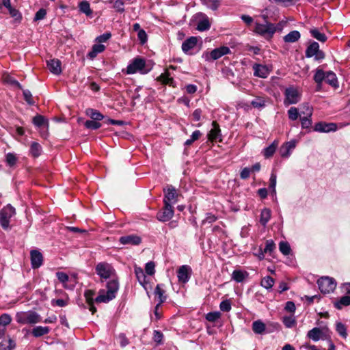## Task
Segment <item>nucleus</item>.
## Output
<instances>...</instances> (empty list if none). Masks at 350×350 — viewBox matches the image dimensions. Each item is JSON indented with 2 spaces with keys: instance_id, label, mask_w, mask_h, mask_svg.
I'll list each match as a JSON object with an SVG mask.
<instances>
[{
  "instance_id": "f257e3e1",
  "label": "nucleus",
  "mask_w": 350,
  "mask_h": 350,
  "mask_svg": "<svg viewBox=\"0 0 350 350\" xmlns=\"http://www.w3.org/2000/svg\"><path fill=\"white\" fill-rule=\"evenodd\" d=\"M152 69V64L147 63L146 61L142 57L133 59L126 67V73L127 75H133L139 72L142 75L148 73Z\"/></svg>"
},
{
  "instance_id": "f03ea898",
  "label": "nucleus",
  "mask_w": 350,
  "mask_h": 350,
  "mask_svg": "<svg viewBox=\"0 0 350 350\" xmlns=\"http://www.w3.org/2000/svg\"><path fill=\"white\" fill-rule=\"evenodd\" d=\"M107 291L105 293L104 290H100L98 296L95 299L97 303H107L116 297V293L119 289V283L118 280L113 279L107 284Z\"/></svg>"
},
{
  "instance_id": "7ed1b4c3",
  "label": "nucleus",
  "mask_w": 350,
  "mask_h": 350,
  "mask_svg": "<svg viewBox=\"0 0 350 350\" xmlns=\"http://www.w3.org/2000/svg\"><path fill=\"white\" fill-rule=\"evenodd\" d=\"M282 25L281 23H278L275 25L273 23L266 22L265 24H260L258 23H256L255 26V32L266 39L272 38L273 34L278 31L282 30Z\"/></svg>"
},
{
  "instance_id": "20e7f679",
  "label": "nucleus",
  "mask_w": 350,
  "mask_h": 350,
  "mask_svg": "<svg viewBox=\"0 0 350 350\" xmlns=\"http://www.w3.org/2000/svg\"><path fill=\"white\" fill-rule=\"evenodd\" d=\"M16 321L20 324H36L41 322V317L36 312L29 310L18 312L16 314Z\"/></svg>"
},
{
  "instance_id": "39448f33",
  "label": "nucleus",
  "mask_w": 350,
  "mask_h": 350,
  "mask_svg": "<svg viewBox=\"0 0 350 350\" xmlns=\"http://www.w3.org/2000/svg\"><path fill=\"white\" fill-rule=\"evenodd\" d=\"M284 104L285 106L297 104L301 97V92L296 87L291 85L285 89Z\"/></svg>"
},
{
  "instance_id": "423d86ee",
  "label": "nucleus",
  "mask_w": 350,
  "mask_h": 350,
  "mask_svg": "<svg viewBox=\"0 0 350 350\" xmlns=\"http://www.w3.org/2000/svg\"><path fill=\"white\" fill-rule=\"evenodd\" d=\"M317 284L319 288L323 293H329L336 288V282L335 280L329 277H322L318 280Z\"/></svg>"
},
{
  "instance_id": "0eeeda50",
  "label": "nucleus",
  "mask_w": 350,
  "mask_h": 350,
  "mask_svg": "<svg viewBox=\"0 0 350 350\" xmlns=\"http://www.w3.org/2000/svg\"><path fill=\"white\" fill-rule=\"evenodd\" d=\"M230 53V49L228 46H223L213 49L210 53H204L202 57L206 61L210 62L216 60L223 55L229 54Z\"/></svg>"
},
{
  "instance_id": "6e6552de",
  "label": "nucleus",
  "mask_w": 350,
  "mask_h": 350,
  "mask_svg": "<svg viewBox=\"0 0 350 350\" xmlns=\"http://www.w3.org/2000/svg\"><path fill=\"white\" fill-rule=\"evenodd\" d=\"M96 273L103 279H109L113 275L115 270L112 266L107 262H99L96 266Z\"/></svg>"
},
{
  "instance_id": "1a4fd4ad",
  "label": "nucleus",
  "mask_w": 350,
  "mask_h": 350,
  "mask_svg": "<svg viewBox=\"0 0 350 350\" xmlns=\"http://www.w3.org/2000/svg\"><path fill=\"white\" fill-rule=\"evenodd\" d=\"M307 57H314L316 60H321L325 58V54L319 50V44L317 42H312L306 50Z\"/></svg>"
},
{
  "instance_id": "9d476101",
  "label": "nucleus",
  "mask_w": 350,
  "mask_h": 350,
  "mask_svg": "<svg viewBox=\"0 0 350 350\" xmlns=\"http://www.w3.org/2000/svg\"><path fill=\"white\" fill-rule=\"evenodd\" d=\"M304 111L302 112L305 116L300 118L302 129H309L312 126L311 117L312 115V107L308 103L304 105Z\"/></svg>"
},
{
  "instance_id": "9b49d317",
  "label": "nucleus",
  "mask_w": 350,
  "mask_h": 350,
  "mask_svg": "<svg viewBox=\"0 0 350 350\" xmlns=\"http://www.w3.org/2000/svg\"><path fill=\"white\" fill-rule=\"evenodd\" d=\"M191 268L189 265H182L177 270V277L178 282L183 284L187 283L191 275Z\"/></svg>"
},
{
  "instance_id": "f8f14e48",
  "label": "nucleus",
  "mask_w": 350,
  "mask_h": 350,
  "mask_svg": "<svg viewBox=\"0 0 350 350\" xmlns=\"http://www.w3.org/2000/svg\"><path fill=\"white\" fill-rule=\"evenodd\" d=\"M165 197L163 202L167 204H174L177 202L178 193L176 189L172 186H167L163 189Z\"/></svg>"
},
{
  "instance_id": "ddd939ff",
  "label": "nucleus",
  "mask_w": 350,
  "mask_h": 350,
  "mask_svg": "<svg viewBox=\"0 0 350 350\" xmlns=\"http://www.w3.org/2000/svg\"><path fill=\"white\" fill-rule=\"evenodd\" d=\"M252 68L254 76L260 78H267L271 71V67L259 64H254Z\"/></svg>"
},
{
  "instance_id": "4468645a",
  "label": "nucleus",
  "mask_w": 350,
  "mask_h": 350,
  "mask_svg": "<svg viewBox=\"0 0 350 350\" xmlns=\"http://www.w3.org/2000/svg\"><path fill=\"white\" fill-rule=\"evenodd\" d=\"M31 265L33 269H38L43 263V256L42 253L37 250H32L30 252Z\"/></svg>"
},
{
  "instance_id": "2eb2a0df",
  "label": "nucleus",
  "mask_w": 350,
  "mask_h": 350,
  "mask_svg": "<svg viewBox=\"0 0 350 350\" xmlns=\"http://www.w3.org/2000/svg\"><path fill=\"white\" fill-rule=\"evenodd\" d=\"M119 241L122 245H138L142 242L140 237L135 234H130L121 237Z\"/></svg>"
},
{
  "instance_id": "dca6fc26",
  "label": "nucleus",
  "mask_w": 350,
  "mask_h": 350,
  "mask_svg": "<svg viewBox=\"0 0 350 350\" xmlns=\"http://www.w3.org/2000/svg\"><path fill=\"white\" fill-rule=\"evenodd\" d=\"M295 146L296 142L294 140L285 143L280 148L279 152L280 156L283 158H288Z\"/></svg>"
},
{
  "instance_id": "f3484780",
  "label": "nucleus",
  "mask_w": 350,
  "mask_h": 350,
  "mask_svg": "<svg viewBox=\"0 0 350 350\" xmlns=\"http://www.w3.org/2000/svg\"><path fill=\"white\" fill-rule=\"evenodd\" d=\"M336 129L337 126L334 123L319 122L314 126V131L318 132L327 133L330 131H335Z\"/></svg>"
},
{
  "instance_id": "a211bd4d",
  "label": "nucleus",
  "mask_w": 350,
  "mask_h": 350,
  "mask_svg": "<svg viewBox=\"0 0 350 350\" xmlns=\"http://www.w3.org/2000/svg\"><path fill=\"white\" fill-rule=\"evenodd\" d=\"M197 43H198V38L197 37H194V36H191V37L187 38V40H185L183 42V44H182V50L185 53L191 54L189 53V51L191 49H193L196 46Z\"/></svg>"
},
{
  "instance_id": "6ab92c4d",
  "label": "nucleus",
  "mask_w": 350,
  "mask_h": 350,
  "mask_svg": "<svg viewBox=\"0 0 350 350\" xmlns=\"http://www.w3.org/2000/svg\"><path fill=\"white\" fill-rule=\"evenodd\" d=\"M62 63L57 59H53L47 61V67L54 75H59L62 72Z\"/></svg>"
},
{
  "instance_id": "aec40b11",
  "label": "nucleus",
  "mask_w": 350,
  "mask_h": 350,
  "mask_svg": "<svg viewBox=\"0 0 350 350\" xmlns=\"http://www.w3.org/2000/svg\"><path fill=\"white\" fill-rule=\"evenodd\" d=\"M199 15L201 16V19L198 23L197 29L200 31L208 30L211 27V23L208 16L202 13Z\"/></svg>"
},
{
  "instance_id": "412c9836",
  "label": "nucleus",
  "mask_w": 350,
  "mask_h": 350,
  "mask_svg": "<svg viewBox=\"0 0 350 350\" xmlns=\"http://www.w3.org/2000/svg\"><path fill=\"white\" fill-rule=\"evenodd\" d=\"M105 49V46L103 44H95L92 46L91 51L88 53L87 57L93 59L98 55V54L103 52Z\"/></svg>"
},
{
  "instance_id": "4be33fe9",
  "label": "nucleus",
  "mask_w": 350,
  "mask_h": 350,
  "mask_svg": "<svg viewBox=\"0 0 350 350\" xmlns=\"http://www.w3.org/2000/svg\"><path fill=\"white\" fill-rule=\"evenodd\" d=\"M15 215V208L10 204H8L0 212V219H10Z\"/></svg>"
},
{
  "instance_id": "5701e85b",
  "label": "nucleus",
  "mask_w": 350,
  "mask_h": 350,
  "mask_svg": "<svg viewBox=\"0 0 350 350\" xmlns=\"http://www.w3.org/2000/svg\"><path fill=\"white\" fill-rule=\"evenodd\" d=\"M323 332L319 327H314L307 334V336L314 342L323 338Z\"/></svg>"
},
{
  "instance_id": "b1692460",
  "label": "nucleus",
  "mask_w": 350,
  "mask_h": 350,
  "mask_svg": "<svg viewBox=\"0 0 350 350\" xmlns=\"http://www.w3.org/2000/svg\"><path fill=\"white\" fill-rule=\"evenodd\" d=\"M247 277L248 273L246 271H242L240 269H236L233 271L232 273V280H234L238 283L243 282L244 280Z\"/></svg>"
},
{
  "instance_id": "393cba45",
  "label": "nucleus",
  "mask_w": 350,
  "mask_h": 350,
  "mask_svg": "<svg viewBox=\"0 0 350 350\" xmlns=\"http://www.w3.org/2000/svg\"><path fill=\"white\" fill-rule=\"evenodd\" d=\"M213 129L210 131L208 134V139L211 141H215L220 136V129L217 122L213 121L212 123Z\"/></svg>"
},
{
  "instance_id": "a878e982",
  "label": "nucleus",
  "mask_w": 350,
  "mask_h": 350,
  "mask_svg": "<svg viewBox=\"0 0 350 350\" xmlns=\"http://www.w3.org/2000/svg\"><path fill=\"white\" fill-rule=\"evenodd\" d=\"M265 324L260 320H257L252 323V330L255 334H263L265 332Z\"/></svg>"
},
{
  "instance_id": "bb28decb",
  "label": "nucleus",
  "mask_w": 350,
  "mask_h": 350,
  "mask_svg": "<svg viewBox=\"0 0 350 350\" xmlns=\"http://www.w3.org/2000/svg\"><path fill=\"white\" fill-rule=\"evenodd\" d=\"M278 146V142L275 140L273 141L271 145H269L268 147L265 148L263 150V152H262L263 156L265 158L271 157L273 155V154L275 153Z\"/></svg>"
},
{
  "instance_id": "cd10ccee",
  "label": "nucleus",
  "mask_w": 350,
  "mask_h": 350,
  "mask_svg": "<svg viewBox=\"0 0 350 350\" xmlns=\"http://www.w3.org/2000/svg\"><path fill=\"white\" fill-rule=\"evenodd\" d=\"M50 329L49 327L36 326L33 328L31 334L34 337H40L49 334Z\"/></svg>"
},
{
  "instance_id": "c85d7f7f",
  "label": "nucleus",
  "mask_w": 350,
  "mask_h": 350,
  "mask_svg": "<svg viewBox=\"0 0 350 350\" xmlns=\"http://www.w3.org/2000/svg\"><path fill=\"white\" fill-rule=\"evenodd\" d=\"M300 37V33L297 30H294L286 35L283 39L285 42L292 43L297 41Z\"/></svg>"
},
{
  "instance_id": "c756f323",
  "label": "nucleus",
  "mask_w": 350,
  "mask_h": 350,
  "mask_svg": "<svg viewBox=\"0 0 350 350\" xmlns=\"http://www.w3.org/2000/svg\"><path fill=\"white\" fill-rule=\"evenodd\" d=\"M79 9L81 12L85 14L87 16H90L92 14V10L88 1H81L79 3Z\"/></svg>"
},
{
  "instance_id": "7c9ffc66",
  "label": "nucleus",
  "mask_w": 350,
  "mask_h": 350,
  "mask_svg": "<svg viewBox=\"0 0 350 350\" xmlns=\"http://www.w3.org/2000/svg\"><path fill=\"white\" fill-rule=\"evenodd\" d=\"M325 81L332 87H338V80L336 75L332 71L327 72V75L325 78Z\"/></svg>"
},
{
  "instance_id": "2f4dec72",
  "label": "nucleus",
  "mask_w": 350,
  "mask_h": 350,
  "mask_svg": "<svg viewBox=\"0 0 350 350\" xmlns=\"http://www.w3.org/2000/svg\"><path fill=\"white\" fill-rule=\"evenodd\" d=\"M327 75V72H324L322 69L318 68L316 70L314 80L317 83L318 86L320 88L322 82L325 81V76Z\"/></svg>"
},
{
  "instance_id": "473e14b6",
  "label": "nucleus",
  "mask_w": 350,
  "mask_h": 350,
  "mask_svg": "<svg viewBox=\"0 0 350 350\" xmlns=\"http://www.w3.org/2000/svg\"><path fill=\"white\" fill-rule=\"evenodd\" d=\"M157 80L161 81L163 84L169 85L171 86H174V81L173 78L170 77V73L166 71L164 73L161 74L158 78Z\"/></svg>"
},
{
  "instance_id": "72a5a7b5",
  "label": "nucleus",
  "mask_w": 350,
  "mask_h": 350,
  "mask_svg": "<svg viewBox=\"0 0 350 350\" xmlns=\"http://www.w3.org/2000/svg\"><path fill=\"white\" fill-rule=\"evenodd\" d=\"M174 215V210L172 204L164 203V207L162 212L163 219H171Z\"/></svg>"
},
{
  "instance_id": "f704fd0d",
  "label": "nucleus",
  "mask_w": 350,
  "mask_h": 350,
  "mask_svg": "<svg viewBox=\"0 0 350 350\" xmlns=\"http://www.w3.org/2000/svg\"><path fill=\"white\" fill-rule=\"evenodd\" d=\"M162 287L163 284H157L154 290V294L158 297L159 303L160 304L165 302L167 299L166 296L164 295L165 291Z\"/></svg>"
},
{
  "instance_id": "c9c22d12",
  "label": "nucleus",
  "mask_w": 350,
  "mask_h": 350,
  "mask_svg": "<svg viewBox=\"0 0 350 350\" xmlns=\"http://www.w3.org/2000/svg\"><path fill=\"white\" fill-rule=\"evenodd\" d=\"M312 36L317 40L325 42L327 40V36L325 33L321 32L318 29L313 28L310 30Z\"/></svg>"
},
{
  "instance_id": "e433bc0d",
  "label": "nucleus",
  "mask_w": 350,
  "mask_h": 350,
  "mask_svg": "<svg viewBox=\"0 0 350 350\" xmlns=\"http://www.w3.org/2000/svg\"><path fill=\"white\" fill-rule=\"evenodd\" d=\"M42 146L37 142H32L30 146V154L33 157H38L42 153Z\"/></svg>"
},
{
  "instance_id": "4c0bfd02",
  "label": "nucleus",
  "mask_w": 350,
  "mask_h": 350,
  "mask_svg": "<svg viewBox=\"0 0 350 350\" xmlns=\"http://www.w3.org/2000/svg\"><path fill=\"white\" fill-rule=\"evenodd\" d=\"M267 99L265 97L258 96L251 102L253 107L262 109L266 106Z\"/></svg>"
},
{
  "instance_id": "58836bf2",
  "label": "nucleus",
  "mask_w": 350,
  "mask_h": 350,
  "mask_svg": "<svg viewBox=\"0 0 350 350\" xmlns=\"http://www.w3.org/2000/svg\"><path fill=\"white\" fill-rule=\"evenodd\" d=\"M335 308L338 310L342 308L343 306H347L350 305V296L345 295L342 297L338 301H336L334 304Z\"/></svg>"
},
{
  "instance_id": "ea45409f",
  "label": "nucleus",
  "mask_w": 350,
  "mask_h": 350,
  "mask_svg": "<svg viewBox=\"0 0 350 350\" xmlns=\"http://www.w3.org/2000/svg\"><path fill=\"white\" fill-rule=\"evenodd\" d=\"M274 279L271 276L264 277L260 282V285L267 290H271L274 284Z\"/></svg>"
},
{
  "instance_id": "a19ab883",
  "label": "nucleus",
  "mask_w": 350,
  "mask_h": 350,
  "mask_svg": "<svg viewBox=\"0 0 350 350\" xmlns=\"http://www.w3.org/2000/svg\"><path fill=\"white\" fill-rule=\"evenodd\" d=\"M202 3L212 10H216L219 8L221 0H200Z\"/></svg>"
},
{
  "instance_id": "79ce46f5",
  "label": "nucleus",
  "mask_w": 350,
  "mask_h": 350,
  "mask_svg": "<svg viewBox=\"0 0 350 350\" xmlns=\"http://www.w3.org/2000/svg\"><path fill=\"white\" fill-rule=\"evenodd\" d=\"M336 330L337 333L343 338H347V327L345 324L341 322H336Z\"/></svg>"
},
{
  "instance_id": "37998d69",
  "label": "nucleus",
  "mask_w": 350,
  "mask_h": 350,
  "mask_svg": "<svg viewBox=\"0 0 350 350\" xmlns=\"http://www.w3.org/2000/svg\"><path fill=\"white\" fill-rule=\"evenodd\" d=\"M3 80L6 83H8V84L12 85L13 86H15V87L18 88V89H22V86L19 83V82L17 81L12 76H10V75H9L8 74L3 75Z\"/></svg>"
},
{
  "instance_id": "c03bdc74",
  "label": "nucleus",
  "mask_w": 350,
  "mask_h": 350,
  "mask_svg": "<svg viewBox=\"0 0 350 350\" xmlns=\"http://www.w3.org/2000/svg\"><path fill=\"white\" fill-rule=\"evenodd\" d=\"M33 123L34 124V125L38 127H40L42 126H46V127H48L49 125L47 120H46L44 118V116L40 115L36 116L33 118Z\"/></svg>"
},
{
  "instance_id": "a18cd8bd",
  "label": "nucleus",
  "mask_w": 350,
  "mask_h": 350,
  "mask_svg": "<svg viewBox=\"0 0 350 350\" xmlns=\"http://www.w3.org/2000/svg\"><path fill=\"white\" fill-rule=\"evenodd\" d=\"M135 273L137 280L141 284L146 283V275L144 270L141 267H135Z\"/></svg>"
},
{
  "instance_id": "49530a36",
  "label": "nucleus",
  "mask_w": 350,
  "mask_h": 350,
  "mask_svg": "<svg viewBox=\"0 0 350 350\" xmlns=\"http://www.w3.org/2000/svg\"><path fill=\"white\" fill-rule=\"evenodd\" d=\"M87 114L93 120H101L103 119L104 116L97 110L90 109L88 110Z\"/></svg>"
},
{
  "instance_id": "de8ad7c7",
  "label": "nucleus",
  "mask_w": 350,
  "mask_h": 350,
  "mask_svg": "<svg viewBox=\"0 0 350 350\" xmlns=\"http://www.w3.org/2000/svg\"><path fill=\"white\" fill-rule=\"evenodd\" d=\"M289 120L292 121L297 120L300 116L298 109L295 107H291L287 111Z\"/></svg>"
},
{
  "instance_id": "09e8293b",
  "label": "nucleus",
  "mask_w": 350,
  "mask_h": 350,
  "mask_svg": "<svg viewBox=\"0 0 350 350\" xmlns=\"http://www.w3.org/2000/svg\"><path fill=\"white\" fill-rule=\"evenodd\" d=\"M202 135V133L199 130H196L193 132V133L191 135V137L186 140L185 142V146H190L195 141L198 140L200 136Z\"/></svg>"
},
{
  "instance_id": "8fccbe9b",
  "label": "nucleus",
  "mask_w": 350,
  "mask_h": 350,
  "mask_svg": "<svg viewBox=\"0 0 350 350\" xmlns=\"http://www.w3.org/2000/svg\"><path fill=\"white\" fill-rule=\"evenodd\" d=\"M276 179L277 176L275 173L272 172L270 176L269 179V189L271 190V195L275 196L276 194V190H275V186H276Z\"/></svg>"
},
{
  "instance_id": "3c124183",
  "label": "nucleus",
  "mask_w": 350,
  "mask_h": 350,
  "mask_svg": "<svg viewBox=\"0 0 350 350\" xmlns=\"http://www.w3.org/2000/svg\"><path fill=\"white\" fill-rule=\"evenodd\" d=\"M279 250L285 256L288 255L291 250L290 245L286 241H281L280 243Z\"/></svg>"
},
{
  "instance_id": "603ef678",
  "label": "nucleus",
  "mask_w": 350,
  "mask_h": 350,
  "mask_svg": "<svg viewBox=\"0 0 350 350\" xmlns=\"http://www.w3.org/2000/svg\"><path fill=\"white\" fill-rule=\"evenodd\" d=\"M163 334L161 331L154 330L153 332L152 340L157 345L163 344Z\"/></svg>"
},
{
  "instance_id": "864d4df0",
  "label": "nucleus",
  "mask_w": 350,
  "mask_h": 350,
  "mask_svg": "<svg viewBox=\"0 0 350 350\" xmlns=\"http://www.w3.org/2000/svg\"><path fill=\"white\" fill-rule=\"evenodd\" d=\"M221 317V313L218 311L211 312L206 314V319L210 322H215Z\"/></svg>"
},
{
  "instance_id": "5fc2aeb1",
  "label": "nucleus",
  "mask_w": 350,
  "mask_h": 350,
  "mask_svg": "<svg viewBox=\"0 0 350 350\" xmlns=\"http://www.w3.org/2000/svg\"><path fill=\"white\" fill-rule=\"evenodd\" d=\"M85 126L87 129L96 130L101 126V124L98 122L96 120H87L85 122Z\"/></svg>"
},
{
  "instance_id": "6e6d98bb",
  "label": "nucleus",
  "mask_w": 350,
  "mask_h": 350,
  "mask_svg": "<svg viewBox=\"0 0 350 350\" xmlns=\"http://www.w3.org/2000/svg\"><path fill=\"white\" fill-rule=\"evenodd\" d=\"M8 10L11 16L14 18V21L18 23H21L22 19V16L21 13L17 10L13 8L12 7L8 9Z\"/></svg>"
},
{
  "instance_id": "4d7b16f0",
  "label": "nucleus",
  "mask_w": 350,
  "mask_h": 350,
  "mask_svg": "<svg viewBox=\"0 0 350 350\" xmlns=\"http://www.w3.org/2000/svg\"><path fill=\"white\" fill-rule=\"evenodd\" d=\"M12 318L8 314H3L0 316V325L5 327L11 323Z\"/></svg>"
},
{
  "instance_id": "13d9d810",
  "label": "nucleus",
  "mask_w": 350,
  "mask_h": 350,
  "mask_svg": "<svg viewBox=\"0 0 350 350\" xmlns=\"http://www.w3.org/2000/svg\"><path fill=\"white\" fill-rule=\"evenodd\" d=\"M219 308L223 312H229L232 308L230 301L228 299L222 301L219 304Z\"/></svg>"
},
{
  "instance_id": "bf43d9fd",
  "label": "nucleus",
  "mask_w": 350,
  "mask_h": 350,
  "mask_svg": "<svg viewBox=\"0 0 350 350\" xmlns=\"http://www.w3.org/2000/svg\"><path fill=\"white\" fill-rule=\"evenodd\" d=\"M111 37V34L109 32H106L99 36H98L95 41L98 44H102L103 42H106Z\"/></svg>"
},
{
  "instance_id": "052dcab7",
  "label": "nucleus",
  "mask_w": 350,
  "mask_h": 350,
  "mask_svg": "<svg viewBox=\"0 0 350 350\" xmlns=\"http://www.w3.org/2000/svg\"><path fill=\"white\" fill-rule=\"evenodd\" d=\"M23 96L25 100L29 104V105H33L34 101L32 97V94L28 90H23Z\"/></svg>"
},
{
  "instance_id": "680f3d73",
  "label": "nucleus",
  "mask_w": 350,
  "mask_h": 350,
  "mask_svg": "<svg viewBox=\"0 0 350 350\" xmlns=\"http://www.w3.org/2000/svg\"><path fill=\"white\" fill-rule=\"evenodd\" d=\"M154 267L155 265L153 262H147L145 266L146 273L149 275H153L154 273Z\"/></svg>"
},
{
  "instance_id": "e2e57ef3",
  "label": "nucleus",
  "mask_w": 350,
  "mask_h": 350,
  "mask_svg": "<svg viewBox=\"0 0 350 350\" xmlns=\"http://www.w3.org/2000/svg\"><path fill=\"white\" fill-rule=\"evenodd\" d=\"M113 8L118 12H124V2L122 0H116L113 3Z\"/></svg>"
},
{
  "instance_id": "0e129e2a",
  "label": "nucleus",
  "mask_w": 350,
  "mask_h": 350,
  "mask_svg": "<svg viewBox=\"0 0 350 350\" xmlns=\"http://www.w3.org/2000/svg\"><path fill=\"white\" fill-rule=\"evenodd\" d=\"M46 15V10L44 8H41L36 13L35 16H34V21H37L42 20L45 18Z\"/></svg>"
},
{
  "instance_id": "69168bd1",
  "label": "nucleus",
  "mask_w": 350,
  "mask_h": 350,
  "mask_svg": "<svg viewBox=\"0 0 350 350\" xmlns=\"http://www.w3.org/2000/svg\"><path fill=\"white\" fill-rule=\"evenodd\" d=\"M17 158L13 153H8L6 154V161L10 166L14 165L16 162Z\"/></svg>"
},
{
  "instance_id": "338daca9",
  "label": "nucleus",
  "mask_w": 350,
  "mask_h": 350,
  "mask_svg": "<svg viewBox=\"0 0 350 350\" xmlns=\"http://www.w3.org/2000/svg\"><path fill=\"white\" fill-rule=\"evenodd\" d=\"M94 293L91 290H87L85 292L84 296L88 304H94Z\"/></svg>"
},
{
  "instance_id": "774afa93",
  "label": "nucleus",
  "mask_w": 350,
  "mask_h": 350,
  "mask_svg": "<svg viewBox=\"0 0 350 350\" xmlns=\"http://www.w3.org/2000/svg\"><path fill=\"white\" fill-rule=\"evenodd\" d=\"M56 276H57V279L59 280V281L63 284L67 282L69 280L68 275L66 273H64V272H57Z\"/></svg>"
}]
</instances>
